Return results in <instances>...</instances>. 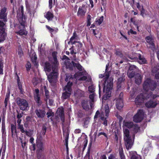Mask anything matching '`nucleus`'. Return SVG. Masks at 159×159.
Listing matches in <instances>:
<instances>
[{
	"label": "nucleus",
	"mask_w": 159,
	"mask_h": 159,
	"mask_svg": "<svg viewBox=\"0 0 159 159\" xmlns=\"http://www.w3.org/2000/svg\"><path fill=\"white\" fill-rule=\"evenodd\" d=\"M66 77L65 81L68 82L64 88V90L66 91L62 94V98L63 99H68L70 97L72 90L71 86L73 79L80 80H86L88 82H90L91 80V77L88 75V73L85 70L82 72L76 73L74 75V78L72 77L70 74H66Z\"/></svg>",
	"instance_id": "f257e3e1"
},
{
	"label": "nucleus",
	"mask_w": 159,
	"mask_h": 159,
	"mask_svg": "<svg viewBox=\"0 0 159 159\" xmlns=\"http://www.w3.org/2000/svg\"><path fill=\"white\" fill-rule=\"evenodd\" d=\"M156 84L150 79H147L144 81L143 84V88L145 90L144 95L141 94L138 96L135 99V103L136 105H140L144 102L147 98L151 97L153 99L159 96L157 95H154L152 96L151 92L150 90H153L156 86Z\"/></svg>",
	"instance_id": "f03ea898"
},
{
	"label": "nucleus",
	"mask_w": 159,
	"mask_h": 159,
	"mask_svg": "<svg viewBox=\"0 0 159 159\" xmlns=\"http://www.w3.org/2000/svg\"><path fill=\"white\" fill-rule=\"evenodd\" d=\"M119 152L120 158L121 159H125V157L123 153V149L122 147L119 148Z\"/></svg>",
	"instance_id": "a878e982"
},
{
	"label": "nucleus",
	"mask_w": 159,
	"mask_h": 159,
	"mask_svg": "<svg viewBox=\"0 0 159 159\" xmlns=\"http://www.w3.org/2000/svg\"><path fill=\"white\" fill-rule=\"evenodd\" d=\"M7 10V8L4 7L0 11V19L2 20L5 22H7V14L6 12Z\"/></svg>",
	"instance_id": "f8f14e48"
},
{
	"label": "nucleus",
	"mask_w": 159,
	"mask_h": 159,
	"mask_svg": "<svg viewBox=\"0 0 159 159\" xmlns=\"http://www.w3.org/2000/svg\"><path fill=\"white\" fill-rule=\"evenodd\" d=\"M44 16L48 20H52L53 17V15L51 12L48 11L46 13Z\"/></svg>",
	"instance_id": "b1692460"
},
{
	"label": "nucleus",
	"mask_w": 159,
	"mask_h": 159,
	"mask_svg": "<svg viewBox=\"0 0 159 159\" xmlns=\"http://www.w3.org/2000/svg\"><path fill=\"white\" fill-rule=\"evenodd\" d=\"M144 112L142 110H139L133 117V121L136 123L140 122L144 117Z\"/></svg>",
	"instance_id": "1a4fd4ad"
},
{
	"label": "nucleus",
	"mask_w": 159,
	"mask_h": 159,
	"mask_svg": "<svg viewBox=\"0 0 159 159\" xmlns=\"http://www.w3.org/2000/svg\"><path fill=\"white\" fill-rule=\"evenodd\" d=\"M6 36V34L5 32L0 31V43L5 40Z\"/></svg>",
	"instance_id": "393cba45"
},
{
	"label": "nucleus",
	"mask_w": 159,
	"mask_h": 159,
	"mask_svg": "<svg viewBox=\"0 0 159 159\" xmlns=\"http://www.w3.org/2000/svg\"><path fill=\"white\" fill-rule=\"evenodd\" d=\"M30 148L31 150L34 151L35 149V144H32V145L30 146Z\"/></svg>",
	"instance_id": "5fc2aeb1"
},
{
	"label": "nucleus",
	"mask_w": 159,
	"mask_h": 159,
	"mask_svg": "<svg viewBox=\"0 0 159 159\" xmlns=\"http://www.w3.org/2000/svg\"><path fill=\"white\" fill-rule=\"evenodd\" d=\"M44 91L45 93V95L46 96V98H45V101L46 102H47V100L49 98V94L48 91L46 89V87H44Z\"/></svg>",
	"instance_id": "f704fd0d"
},
{
	"label": "nucleus",
	"mask_w": 159,
	"mask_h": 159,
	"mask_svg": "<svg viewBox=\"0 0 159 159\" xmlns=\"http://www.w3.org/2000/svg\"><path fill=\"white\" fill-rule=\"evenodd\" d=\"M116 55L120 56V57L122 56V55L121 54V52L119 50H117L116 51Z\"/></svg>",
	"instance_id": "37998d69"
},
{
	"label": "nucleus",
	"mask_w": 159,
	"mask_h": 159,
	"mask_svg": "<svg viewBox=\"0 0 159 159\" xmlns=\"http://www.w3.org/2000/svg\"><path fill=\"white\" fill-rule=\"evenodd\" d=\"M104 17L103 16H101L99 19L96 20V22L98 25L101 24L103 21Z\"/></svg>",
	"instance_id": "c9c22d12"
},
{
	"label": "nucleus",
	"mask_w": 159,
	"mask_h": 159,
	"mask_svg": "<svg viewBox=\"0 0 159 159\" xmlns=\"http://www.w3.org/2000/svg\"><path fill=\"white\" fill-rule=\"evenodd\" d=\"M10 94V91L8 90L6 94L4 101V103L5 104V106H6L7 105V102L9 100Z\"/></svg>",
	"instance_id": "c756f323"
},
{
	"label": "nucleus",
	"mask_w": 159,
	"mask_h": 159,
	"mask_svg": "<svg viewBox=\"0 0 159 159\" xmlns=\"http://www.w3.org/2000/svg\"><path fill=\"white\" fill-rule=\"evenodd\" d=\"M73 43H74L73 44H75L77 47V48H75L74 46H73L72 47V48H70V54H73L74 53H75L73 50L74 49L75 50H76L75 49H77L78 50L80 49V48H81L82 46V43L79 42H74Z\"/></svg>",
	"instance_id": "2eb2a0df"
},
{
	"label": "nucleus",
	"mask_w": 159,
	"mask_h": 159,
	"mask_svg": "<svg viewBox=\"0 0 159 159\" xmlns=\"http://www.w3.org/2000/svg\"><path fill=\"white\" fill-rule=\"evenodd\" d=\"M90 4H91V7L92 8H93V2L92 0H89Z\"/></svg>",
	"instance_id": "338daca9"
},
{
	"label": "nucleus",
	"mask_w": 159,
	"mask_h": 159,
	"mask_svg": "<svg viewBox=\"0 0 159 159\" xmlns=\"http://www.w3.org/2000/svg\"><path fill=\"white\" fill-rule=\"evenodd\" d=\"M135 55V57H129V58L130 59H131L133 60L134 59L136 58L137 57H139L138 62L139 64H143L146 63V60L143 57H141L140 54H136Z\"/></svg>",
	"instance_id": "4468645a"
},
{
	"label": "nucleus",
	"mask_w": 159,
	"mask_h": 159,
	"mask_svg": "<svg viewBox=\"0 0 159 159\" xmlns=\"http://www.w3.org/2000/svg\"><path fill=\"white\" fill-rule=\"evenodd\" d=\"M142 77L139 74H137L135 76V82L136 84H139L142 81Z\"/></svg>",
	"instance_id": "5701e85b"
},
{
	"label": "nucleus",
	"mask_w": 159,
	"mask_h": 159,
	"mask_svg": "<svg viewBox=\"0 0 159 159\" xmlns=\"http://www.w3.org/2000/svg\"><path fill=\"white\" fill-rule=\"evenodd\" d=\"M11 128L12 135L13 134V133L14 132H16V127L13 124L11 125Z\"/></svg>",
	"instance_id": "58836bf2"
},
{
	"label": "nucleus",
	"mask_w": 159,
	"mask_h": 159,
	"mask_svg": "<svg viewBox=\"0 0 159 159\" xmlns=\"http://www.w3.org/2000/svg\"><path fill=\"white\" fill-rule=\"evenodd\" d=\"M129 153L130 159H140V156L137 154L136 152L131 151Z\"/></svg>",
	"instance_id": "dca6fc26"
},
{
	"label": "nucleus",
	"mask_w": 159,
	"mask_h": 159,
	"mask_svg": "<svg viewBox=\"0 0 159 159\" xmlns=\"http://www.w3.org/2000/svg\"><path fill=\"white\" fill-rule=\"evenodd\" d=\"M146 39L147 42L148 43L147 47L151 48L152 50H154L155 49V45L153 43V39L152 36H147Z\"/></svg>",
	"instance_id": "ddd939ff"
},
{
	"label": "nucleus",
	"mask_w": 159,
	"mask_h": 159,
	"mask_svg": "<svg viewBox=\"0 0 159 159\" xmlns=\"http://www.w3.org/2000/svg\"><path fill=\"white\" fill-rule=\"evenodd\" d=\"M66 67L67 68H69L70 70L72 69V65L71 64H70L68 66L67 64L66 65Z\"/></svg>",
	"instance_id": "13d9d810"
},
{
	"label": "nucleus",
	"mask_w": 159,
	"mask_h": 159,
	"mask_svg": "<svg viewBox=\"0 0 159 159\" xmlns=\"http://www.w3.org/2000/svg\"><path fill=\"white\" fill-rule=\"evenodd\" d=\"M52 56L53 57V59L54 60V63H55L56 64L58 65L57 64V58H56V52H54L52 53Z\"/></svg>",
	"instance_id": "e433bc0d"
},
{
	"label": "nucleus",
	"mask_w": 159,
	"mask_h": 159,
	"mask_svg": "<svg viewBox=\"0 0 159 159\" xmlns=\"http://www.w3.org/2000/svg\"><path fill=\"white\" fill-rule=\"evenodd\" d=\"M36 145L38 151H42L44 150L43 143V138L40 134H37L36 139Z\"/></svg>",
	"instance_id": "6e6552de"
},
{
	"label": "nucleus",
	"mask_w": 159,
	"mask_h": 159,
	"mask_svg": "<svg viewBox=\"0 0 159 159\" xmlns=\"http://www.w3.org/2000/svg\"><path fill=\"white\" fill-rule=\"evenodd\" d=\"M138 68L134 65H130L129 66V68L128 70V74L130 77H131L130 75L131 73L130 71L136 72L138 70Z\"/></svg>",
	"instance_id": "4be33fe9"
},
{
	"label": "nucleus",
	"mask_w": 159,
	"mask_h": 159,
	"mask_svg": "<svg viewBox=\"0 0 159 159\" xmlns=\"http://www.w3.org/2000/svg\"><path fill=\"white\" fill-rule=\"evenodd\" d=\"M19 80L18 79L17 80V82L18 84V86L19 89L20 90L21 92L22 93V87L20 83L19 82Z\"/></svg>",
	"instance_id": "c03bdc74"
},
{
	"label": "nucleus",
	"mask_w": 159,
	"mask_h": 159,
	"mask_svg": "<svg viewBox=\"0 0 159 159\" xmlns=\"http://www.w3.org/2000/svg\"><path fill=\"white\" fill-rule=\"evenodd\" d=\"M135 72L130 71V73H131L130 75L131 76V77H130L128 74V71H127V73L128 77L129 78H132V77H133L135 74Z\"/></svg>",
	"instance_id": "49530a36"
},
{
	"label": "nucleus",
	"mask_w": 159,
	"mask_h": 159,
	"mask_svg": "<svg viewBox=\"0 0 159 159\" xmlns=\"http://www.w3.org/2000/svg\"><path fill=\"white\" fill-rule=\"evenodd\" d=\"M57 65L53 62L51 64L48 62L45 63L44 66L45 71L50 72L52 70V72L48 76V80L51 83L55 82L57 77Z\"/></svg>",
	"instance_id": "39448f33"
},
{
	"label": "nucleus",
	"mask_w": 159,
	"mask_h": 159,
	"mask_svg": "<svg viewBox=\"0 0 159 159\" xmlns=\"http://www.w3.org/2000/svg\"><path fill=\"white\" fill-rule=\"evenodd\" d=\"M53 101L52 99H49V104L50 105H52L53 104Z\"/></svg>",
	"instance_id": "e2e57ef3"
},
{
	"label": "nucleus",
	"mask_w": 159,
	"mask_h": 159,
	"mask_svg": "<svg viewBox=\"0 0 159 159\" xmlns=\"http://www.w3.org/2000/svg\"><path fill=\"white\" fill-rule=\"evenodd\" d=\"M95 87L93 85H92L91 86H89V91L90 92V93H93L94 91H95Z\"/></svg>",
	"instance_id": "ea45409f"
},
{
	"label": "nucleus",
	"mask_w": 159,
	"mask_h": 159,
	"mask_svg": "<svg viewBox=\"0 0 159 159\" xmlns=\"http://www.w3.org/2000/svg\"><path fill=\"white\" fill-rule=\"evenodd\" d=\"M53 113L52 112V111L49 110V111L47 112V117L49 118L51 116L53 115Z\"/></svg>",
	"instance_id": "79ce46f5"
},
{
	"label": "nucleus",
	"mask_w": 159,
	"mask_h": 159,
	"mask_svg": "<svg viewBox=\"0 0 159 159\" xmlns=\"http://www.w3.org/2000/svg\"><path fill=\"white\" fill-rule=\"evenodd\" d=\"M128 34L129 35H130V34H136V32L133 30L132 29H131L128 31Z\"/></svg>",
	"instance_id": "a19ab883"
},
{
	"label": "nucleus",
	"mask_w": 159,
	"mask_h": 159,
	"mask_svg": "<svg viewBox=\"0 0 159 159\" xmlns=\"http://www.w3.org/2000/svg\"><path fill=\"white\" fill-rule=\"evenodd\" d=\"M39 82V80L38 78H34L32 80V82L34 85H37Z\"/></svg>",
	"instance_id": "4c0bfd02"
},
{
	"label": "nucleus",
	"mask_w": 159,
	"mask_h": 159,
	"mask_svg": "<svg viewBox=\"0 0 159 159\" xmlns=\"http://www.w3.org/2000/svg\"><path fill=\"white\" fill-rule=\"evenodd\" d=\"M123 80V79L122 78H119L118 79V81L117 83V85H118V87L119 86V87H120V83L122 82Z\"/></svg>",
	"instance_id": "603ef678"
},
{
	"label": "nucleus",
	"mask_w": 159,
	"mask_h": 159,
	"mask_svg": "<svg viewBox=\"0 0 159 159\" xmlns=\"http://www.w3.org/2000/svg\"><path fill=\"white\" fill-rule=\"evenodd\" d=\"M108 64L106 65V72L104 75L100 74L99 75V77L102 78L103 77V99L106 100L111 96V90L112 89L113 82L111 78H109V72L107 71Z\"/></svg>",
	"instance_id": "20e7f679"
},
{
	"label": "nucleus",
	"mask_w": 159,
	"mask_h": 159,
	"mask_svg": "<svg viewBox=\"0 0 159 159\" xmlns=\"http://www.w3.org/2000/svg\"><path fill=\"white\" fill-rule=\"evenodd\" d=\"M18 128L20 130V131L22 133H25L26 134L28 135V132L26 131H25L23 127V125H22L19 124L18 125Z\"/></svg>",
	"instance_id": "2f4dec72"
},
{
	"label": "nucleus",
	"mask_w": 159,
	"mask_h": 159,
	"mask_svg": "<svg viewBox=\"0 0 159 159\" xmlns=\"http://www.w3.org/2000/svg\"><path fill=\"white\" fill-rule=\"evenodd\" d=\"M35 113L38 117L39 118L43 117L45 115L46 112L43 110H36Z\"/></svg>",
	"instance_id": "f3484780"
},
{
	"label": "nucleus",
	"mask_w": 159,
	"mask_h": 159,
	"mask_svg": "<svg viewBox=\"0 0 159 159\" xmlns=\"http://www.w3.org/2000/svg\"><path fill=\"white\" fill-rule=\"evenodd\" d=\"M17 103L20 106V108L22 110H25L28 106V103L26 100L20 99L18 101Z\"/></svg>",
	"instance_id": "9b49d317"
},
{
	"label": "nucleus",
	"mask_w": 159,
	"mask_h": 159,
	"mask_svg": "<svg viewBox=\"0 0 159 159\" xmlns=\"http://www.w3.org/2000/svg\"><path fill=\"white\" fill-rule=\"evenodd\" d=\"M103 135L106 138H107V134L105 133L104 132H99L98 134V136H99L100 135Z\"/></svg>",
	"instance_id": "a18cd8bd"
},
{
	"label": "nucleus",
	"mask_w": 159,
	"mask_h": 159,
	"mask_svg": "<svg viewBox=\"0 0 159 159\" xmlns=\"http://www.w3.org/2000/svg\"><path fill=\"white\" fill-rule=\"evenodd\" d=\"M124 139L125 145L127 150L129 149L133 145L134 136H130L129 130L125 127L131 129L135 133H137L139 129V127L136 124H134L132 122H124L123 124Z\"/></svg>",
	"instance_id": "7ed1b4c3"
},
{
	"label": "nucleus",
	"mask_w": 159,
	"mask_h": 159,
	"mask_svg": "<svg viewBox=\"0 0 159 159\" xmlns=\"http://www.w3.org/2000/svg\"><path fill=\"white\" fill-rule=\"evenodd\" d=\"M34 139L33 138L31 137L30 138V142L32 144H34Z\"/></svg>",
	"instance_id": "0e129e2a"
},
{
	"label": "nucleus",
	"mask_w": 159,
	"mask_h": 159,
	"mask_svg": "<svg viewBox=\"0 0 159 159\" xmlns=\"http://www.w3.org/2000/svg\"><path fill=\"white\" fill-rule=\"evenodd\" d=\"M57 113L59 116L63 115H64L63 109V108H59L57 111Z\"/></svg>",
	"instance_id": "72a5a7b5"
},
{
	"label": "nucleus",
	"mask_w": 159,
	"mask_h": 159,
	"mask_svg": "<svg viewBox=\"0 0 159 159\" xmlns=\"http://www.w3.org/2000/svg\"><path fill=\"white\" fill-rule=\"evenodd\" d=\"M54 2H55V0H54ZM52 0H49V6L50 8H52Z\"/></svg>",
	"instance_id": "8fccbe9b"
},
{
	"label": "nucleus",
	"mask_w": 159,
	"mask_h": 159,
	"mask_svg": "<svg viewBox=\"0 0 159 159\" xmlns=\"http://www.w3.org/2000/svg\"><path fill=\"white\" fill-rule=\"evenodd\" d=\"M46 27L48 29V30L51 33L53 32L54 30L53 29L51 28L48 25H46Z\"/></svg>",
	"instance_id": "864d4df0"
},
{
	"label": "nucleus",
	"mask_w": 159,
	"mask_h": 159,
	"mask_svg": "<svg viewBox=\"0 0 159 159\" xmlns=\"http://www.w3.org/2000/svg\"><path fill=\"white\" fill-rule=\"evenodd\" d=\"M123 96V93H121L118 98L116 100V107L118 110L121 109L123 107V103L122 99Z\"/></svg>",
	"instance_id": "9d476101"
},
{
	"label": "nucleus",
	"mask_w": 159,
	"mask_h": 159,
	"mask_svg": "<svg viewBox=\"0 0 159 159\" xmlns=\"http://www.w3.org/2000/svg\"><path fill=\"white\" fill-rule=\"evenodd\" d=\"M60 116V117L61 119V120L62 122H64V120H65V118H64V115H63Z\"/></svg>",
	"instance_id": "052dcab7"
},
{
	"label": "nucleus",
	"mask_w": 159,
	"mask_h": 159,
	"mask_svg": "<svg viewBox=\"0 0 159 159\" xmlns=\"http://www.w3.org/2000/svg\"><path fill=\"white\" fill-rule=\"evenodd\" d=\"M94 96L95 94L94 93H93L89 95V98L91 100L89 103L90 107L91 108H92L93 103L94 102Z\"/></svg>",
	"instance_id": "cd10ccee"
},
{
	"label": "nucleus",
	"mask_w": 159,
	"mask_h": 159,
	"mask_svg": "<svg viewBox=\"0 0 159 159\" xmlns=\"http://www.w3.org/2000/svg\"><path fill=\"white\" fill-rule=\"evenodd\" d=\"M82 105L83 109L86 110H88L90 107L91 108L89 105L88 101H83L82 102Z\"/></svg>",
	"instance_id": "6ab92c4d"
},
{
	"label": "nucleus",
	"mask_w": 159,
	"mask_h": 159,
	"mask_svg": "<svg viewBox=\"0 0 159 159\" xmlns=\"http://www.w3.org/2000/svg\"><path fill=\"white\" fill-rule=\"evenodd\" d=\"M99 114L100 113H99V111H98L96 112L95 115L94 116V118L96 119V118H98V116H99Z\"/></svg>",
	"instance_id": "4d7b16f0"
},
{
	"label": "nucleus",
	"mask_w": 159,
	"mask_h": 159,
	"mask_svg": "<svg viewBox=\"0 0 159 159\" xmlns=\"http://www.w3.org/2000/svg\"><path fill=\"white\" fill-rule=\"evenodd\" d=\"M118 158L115 156L111 154L108 157V159H117Z\"/></svg>",
	"instance_id": "de8ad7c7"
},
{
	"label": "nucleus",
	"mask_w": 159,
	"mask_h": 159,
	"mask_svg": "<svg viewBox=\"0 0 159 159\" xmlns=\"http://www.w3.org/2000/svg\"><path fill=\"white\" fill-rule=\"evenodd\" d=\"M5 24L2 21L0 20V31L5 32Z\"/></svg>",
	"instance_id": "c85d7f7f"
},
{
	"label": "nucleus",
	"mask_w": 159,
	"mask_h": 159,
	"mask_svg": "<svg viewBox=\"0 0 159 159\" xmlns=\"http://www.w3.org/2000/svg\"><path fill=\"white\" fill-rule=\"evenodd\" d=\"M155 78L156 79H159V72L156 74Z\"/></svg>",
	"instance_id": "774afa93"
},
{
	"label": "nucleus",
	"mask_w": 159,
	"mask_h": 159,
	"mask_svg": "<svg viewBox=\"0 0 159 159\" xmlns=\"http://www.w3.org/2000/svg\"><path fill=\"white\" fill-rule=\"evenodd\" d=\"M145 10L143 8L142 9V10L141 11V15L142 16H143L145 14Z\"/></svg>",
	"instance_id": "bf43d9fd"
},
{
	"label": "nucleus",
	"mask_w": 159,
	"mask_h": 159,
	"mask_svg": "<svg viewBox=\"0 0 159 159\" xmlns=\"http://www.w3.org/2000/svg\"><path fill=\"white\" fill-rule=\"evenodd\" d=\"M32 52H33V53L32 56H31L30 55V56L31 57V59L33 62L35 64L36 63V61L37 58L34 52L33 51H32Z\"/></svg>",
	"instance_id": "7c9ffc66"
},
{
	"label": "nucleus",
	"mask_w": 159,
	"mask_h": 159,
	"mask_svg": "<svg viewBox=\"0 0 159 159\" xmlns=\"http://www.w3.org/2000/svg\"><path fill=\"white\" fill-rule=\"evenodd\" d=\"M26 67L27 70L29 69L31 67L30 63V62H27L26 65Z\"/></svg>",
	"instance_id": "6e6d98bb"
},
{
	"label": "nucleus",
	"mask_w": 159,
	"mask_h": 159,
	"mask_svg": "<svg viewBox=\"0 0 159 159\" xmlns=\"http://www.w3.org/2000/svg\"><path fill=\"white\" fill-rule=\"evenodd\" d=\"M3 73L2 64L1 62L0 61V74Z\"/></svg>",
	"instance_id": "09e8293b"
},
{
	"label": "nucleus",
	"mask_w": 159,
	"mask_h": 159,
	"mask_svg": "<svg viewBox=\"0 0 159 159\" xmlns=\"http://www.w3.org/2000/svg\"><path fill=\"white\" fill-rule=\"evenodd\" d=\"M18 53L20 57H21L23 55V51L21 49H19Z\"/></svg>",
	"instance_id": "3c124183"
},
{
	"label": "nucleus",
	"mask_w": 159,
	"mask_h": 159,
	"mask_svg": "<svg viewBox=\"0 0 159 159\" xmlns=\"http://www.w3.org/2000/svg\"><path fill=\"white\" fill-rule=\"evenodd\" d=\"M86 12L84 8L82 7H80L79 8L77 12V15L79 16L82 17L84 16Z\"/></svg>",
	"instance_id": "a211bd4d"
},
{
	"label": "nucleus",
	"mask_w": 159,
	"mask_h": 159,
	"mask_svg": "<svg viewBox=\"0 0 159 159\" xmlns=\"http://www.w3.org/2000/svg\"><path fill=\"white\" fill-rule=\"evenodd\" d=\"M22 114L21 113H18L17 117L18 119H20L21 117L22 116Z\"/></svg>",
	"instance_id": "69168bd1"
},
{
	"label": "nucleus",
	"mask_w": 159,
	"mask_h": 159,
	"mask_svg": "<svg viewBox=\"0 0 159 159\" xmlns=\"http://www.w3.org/2000/svg\"><path fill=\"white\" fill-rule=\"evenodd\" d=\"M39 90L36 89H35L34 92V98L35 101L38 103H39L40 101V96L39 94Z\"/></svg>",
	"instance_id": "aec40b11"
},
{
	"label": "nucleus",
	"mask_w": 159,
	"mask_h": 159,
	"mask_svg": "<svg viewBox=\"0 0 159 159\" xmlns=\"http://www.w3.org/2000/svg\"><path fill=\"white\" fill-rule=\"evenodd\" d=\"M73 61H76V59L74 58L73 59V61H72L73 63V65L76 67L78 70H79L80 71H82V67L80 65V64L78 63H75L74 62H73Z\"/></svg>",
	"instance_id": "bb28decb"
},
{
	"label": "nucleus",
	"mask_w": 159,
	"mask_h": 159,
	"mask_svg": "<svg viewBox=\"0 0 159 159\" xmlns=\"http://www.w3.org/2000/svg\"><path fill=\"white\" fill-rule=\"evenodd\" d=\"M76 37V35L75 33H74L73 35L70 39V41L68 43V44L71 43V44H73L74 43H73L74 42H75L74 41V40L75 39Z\"/></svg>",
	"instance_id": "473e14b6"
},
{
	"label": "nucleus",
	"mask_w": 159,
	"mask_h": 159,
	"mask_svg": "<svg viewBox=\"0 0 159 159\" xmlns=\"http://www.w3.org/2000/svg\"><path fill=\"white\" fill-rule=\"evenodd\" d=\"M157 103L152 101H150L146 102L145 104L146 106L148 108L154 107H156Z\"/></svg>",
	"instance_id": "412c9836"
},
{
	"label": "nucleus",
	"mask_w": 159,
	"mask_h": 159,
	"mask_svg": "<svg viewBox=\"0 0 159 159\" xmlns=\"http://www.w3.org/2000/svg\"><path fill=\"white\" fill-rule=\"evenodd\" d=\"M21 146H22V147L23 148H24V147H25L26 144V142L23 143V141H21Z\"/></svg>",
	"instance_id": "680f3d73"
},
{
	"label": "nucleus",
	"mask_w": 159,
	"mask_h": 159,
	"mask_svg": "<svg viewBox=\"0 0 159 159\" xmlns=\"http://www.w3.org/2000/svg\"><path fill=\"white\" fill-rule=\"evenodd\" d=\"M104 110L105 111H102L101 112L100 117L101 119L104 121L103 124L106 126L107 125V122L106 119L108 116L109 112V107L107 104L105 106Z\"/></svg>",
	"instance_id": "0eeeda50"
},
{
	"label": "nucleus",
	"mask_w": 159,
	"mask_h": 159,
	"mask_svg": "<svg viewBox=\"0 0 159 159\" xmlns=\"http://www.w3.org/2000/svg\"><path fill=\"white\" fill-rule=\"evenodd\" d=\"M23 7H21V12L20 11L17 12V17L20 24V26L19 27L18 29H16L15 33L17 35L20 36H26L28 34L27 31L24 29L21 28H24L25 17L23 15Z\"/></svg>",
	"instance_id": "423d86ee"
}]
</instances>
